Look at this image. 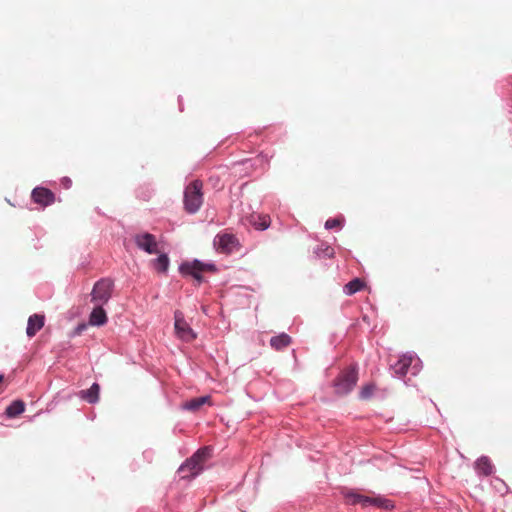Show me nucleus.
<instances>
[{
	"label": "nucleus",
	"instance_id": "f257e3e1",
	"mask_svg": "<svg viewBox=\"0 0 512 512\" xmlns=\"http://www.w3.org/2000/svg\"><path fill=\"white\" fill-rule=\"evenodd\" d=\"M214 447L212 445L202 446L188 457L178 468L182 478H195L203 470L204 464L213 457Z\"/></svg>",
	"mask_w": 512,
	"mask_h": 512
},
{
	"label": "nucleus",
	"instance_id": "9b49d317",
	"mask_svg": "<svg viewBox=\"0 0 512 512\" xmlns=\"http://www.w3.org/2000/svg\"><path fill=\"white\" fill-rule=\"evenodd\" d=\"M55 193L42 185L36 186L32 189L31 200L43 208L52 205L55 202Z\"/></svg>",
	"mask_w": 512,
	"mask_h": 512
},
{
	"label": "nucleus",
	"instance_id": "a878e982",
	"mask_svg": "<svg viewBox=\"0 0 512 512\" xmlns=\"http://www.w3.org/2000/svg\"><path fill=\"white\" fill-rule=\"evenodd\" d=\"M90 326L88 323L80 322L78 323L74 329L69 333L70 338H75L81 335L87 328Z\"/></svg>",
	"mask_w": 512,
	"mask_h": 512
},
{
	"label": "nucleus",
	"instance_id": "dca6fc26",
	"mask_svg": "<svg viewBox=\"0 0 512 512\" xmlns=\"http://www.w3.org/2000/svg\"><path fill=\"white\" fill-rule=\"evenodd\" d=\"M100 385L98 382H93L92 385L85 390H80L78 397L89 404H96L99 401Z\"/></svg>",
	"mask_w": 512,
	"mask_h": 512
},
{
	"label": "nucleus",
	"instance_id": "423d86ee",
	"mask_svg": "<svg viewBox=\"0 0 512 512\" xmlns=\"http://www.w3.org/2000/svg\"><path fill=\"white\" fill-rule=\"evenodd\" d=\"M115 283L110 277H102L98 279L91 290V302L94 304L106 305L112 298Z\"/></svg>",
	"mask_w": 512,
	"mask_h": 512
},
{
	"label": "nucleus",
	"instance_id": "7c9ffc66",
	"mask_svg": "<svg viewBox=\"0 0 512 512\" xmlns=\"http://www.w3.org/2000/svg\"><path fill=\"white\" fill-rule=\"evenodd\" d=\"M178 101H179V110L182 112L183 111V104H182L181 96L178 97Z\"/></svg>",
	"mask_w": 512,
	"mask_h": 512
},
{
	"label": "nucleus",
	"instance_id": "c756f323",
	"mask_svg": "<svg viewBox=\"0 0 512 512\" xmlns=\"http://www.w3.org/2000/svg\"><path fill=\"white\" fill-rule=\"evenodd\" d=\"M60 185L64 188V189H70L71 186H72V180L70 177L68 176H63L62 178H60Z\"/></svg>",
	"mask_w": 512,
	"mask_h": 512
},
{
	"label": "nucleus",
	"instance_id": "f704fd0d",
	"mask_svg": "<svg viewBox=\"0 0 512 512\" xmlns=\"http://www.w3.org/2000/svg\"><path fill=\"white\" fill-rule=\"evenodd\" d=\"M4 381V374L0 373V384Z\"/></svg>",
	"mask_w": 512,
	"mask_h": 512
},
{
	"label": "nucleus",
	"instance_id": "393cba45",
	"mask_svg": "<svg viewBox=\"0 0 512 512\" xmlns=\"http://www.w3.org/2000/svg\"><path fill=\"white\" fill-rule=\"evenodd\" d=\"M344 226L345 217L343 215L328 218L324 223V228L326 230H332L334 228H339L341 230Z\"/></svg>",
	"mask_w": 512,
	"mask_h": 512
},
{
	"label": "nucleus",
	"instance_id": "0eeeda50",
	"mask_svg": "<svg viewBox=\"0 0 512 512\" xmlns=\"http://www.w3.org/2000/svg\"><path fill=\"white\" fill-rule=\"evenodd\" d=\"M174 331L176 337L183 342H192L197 338V333L186 321L184 313L180 310L174 312Z\"/></svg>",
	"mask_w": 512,
	"mask_h": 512
},
{
	"label": "nucleus",
	"instance_id": "f03ea898",
	"mask_svg": "<svg viewBox=\"0 0 512 512\" xmlns=\"http://www.w3.org/2000/svg\"><path fill=\"white\" fill-rule=\"evenodd\" d=\"M359 380V364L351 363L349 366L340 370L339 374L332 381L331 387L338 397L349 395L357 385Z\"/></svg>",
	"mask_w": 512,
	"mask_h": 512
},
{
	"label": "nucleus",
	"instance_id": "9d476101",
	"mask_svg": "<svg viewBox=\"0 0 512 512\" xmlns=\"http://www.w3.org/2000/svg\"><path fill=\"white\" fill-rule=\"evenodd\" d=\"M134 243L138 249L147 254L158 253V243L154 234L149 232L138 233L134 236Z\"/></svg>",
	"mask_w": 512,
	"mask_h": 512
},
{
	"label": "nucleus",
	"instance_id": "1a4fd4ad",
	"mask_svg": "<svg viewBox=\"0 0 512 512\" xmlns=\"http://www.w3.org/2000/svg\"><path fill=\"white\" fill-rule=\"evenodd\" d=\"M213 244L217 250L223 253H232L240 246L238 238L232 233H218Z\"/></svg>",
	"mask_w": 512,
	"mask_h": 512
},
{
	"label": "nucleus",
	"instance_id": "f8f14e48",
	"mask_svg": "<svg viewBox=\"0 0 512 512\" xmlns=\"http://www.w3.org/2000/svg\"><path fill=\"white\" fill-rule=\"evenodd\" d=\"M103 304H94L89 314L88 324L93 327H102L108 322L107 312Z\"/></svg>",
	"mask_w": 512,
	"mask_h": 512
},
{
	"label": "nucleus",
	"instance_id": "c85d7f7f",
	"mask_svg": "<svg viewBox=\"0 0 512 512\" xmlns=\"http://www.w3.org/2000/svg\"><path fill=\"white\" fill-rule=\"evenodd\" d=\"M154 455H155V452L151 448H148V449L144 450L143 453H142L143 459L147 463H151L153 461Z\"/></svg>",
	"mask_w": 512,
	"mask_h": 512
},
{
	"label": "nucleus",
	"instance_id": "7ed1b4c3",
	"mask_svg": "<svg viewBox=\"0 0 512 512\" xmlns=\"http://www.w3.org/2000/svg\"><path fill=\"white\" fill-rule=\"evenodd\" d=\"M342 495L350 505L375 506L386 511L395 509V503L382 494H375L370 497L358 493L355 489H345L342 491Z\"/></svg>",
	"mask_w": 512,
	"mask_h": 512
},
{
	"label": "nucleus",
	"instance_id": "412c9836",
	"mask_svg": "<svg viewBox=\"0 0 512 512\" xmlns=\"http://www.w3.org/2000/svg\"><path fill=\"white\" fill-rule=\"evenodd\" d=\"M211 397L209 395H202L196 398H192L186 401L182 405V409L186 411H198L204 404L210 401Z\"/></svg>",
	"mask_w": 512,
	"mask_h": 512
},
{
	"label": "nucleus",
	"instance_id": "e433bc0d",
	"mask_svg": "<svg viewBox=\"0 0 512 512\" xmlns=\"http://www.w3.org/2000/svg\"><path fill=\"white\" fill-rule=\"evenodd\" d=\"M363 321L368 322V316H366V315H365V316H363Z\"/></svg>",
	"mask_w": 512,
	"mask_h": 512
},
{
	"label": "nucleus",
	"instance_id": "ddd939ff",
	"mask_svg": "<svg viewBox=\"0 0 512 512\" xmlns=\"http://www.w3.org/2000/svg\"><path fill=\"white\" fill-rule=\"evenodd\" d=\"M45 324V315L35 313L29 316L26 327V335L28 338L34 337Z\"/></svg>",
	"mask_w": 512,
	"mask_h": 512
},
{
	"label": "nucleus",
	"instance_id": "2f4dec72",
	"mask_svg": "<svg viewBox=\"0 0 512 512\" xmlns=\"http://www.w3.org/2000/svg\"><path fill=\"white\" fill-rule=\"evenodd\" d=\"M374 395L376 397H379L380 399H383L385 397L384 391H382L380 394L378 392H376Z\"/></svg>",
	"mask_w": 512,
	"mask_h": 512
},
{
	"label": "nucleus",
	"instance_id": "c9c22d12",
	"mask_svg": "<svg viewBox=\"0 0 512 512\" xmlns=\"http://www.w3.org/2000/svg\"><path fill=\"white\" fill-rule=\"evenodd\" d=\"M498 480L501 482V484H502L506 489H508V487H507V485L505 484V482H503V481H502V480H500V479H498Z\"/></svg>",
	"mask_w": 512,
	"mask_h": 512
},
{
	"label": "nucleus",
	"instance_id": "4c0bfd02",
	"mask_svg": "<svg viewBox=\"0 0 512 512\" xmlns=\"http://www.w3.org/2000/svg\"><path fill=\"white\" fill-rule=\"evenodd\" d=\"M6 201H7L10 205L14 206V204H12V203H11V200L6 199Z\"/></svg>",
	"mask_w": 512,
	"mask_h": 512
},
{
	"label": "nucleus",
	"instance_id": "a211bd4d",
	"mask_svg": "<svg viewBox=\"0 0 512 512\" xmlns=\"http://www.w3.org/2000/svg\"><path fill=\"white\" fill-rule=\"evenodd\" d=\"M26 404L21 399L13 400L6 408L4 415L8 419H14L24 413Z\"/></svg>",
	"mask_w": 512,
	"mask_h": 512
},
{
	"label": "nucleus",
	"instance_id": "72a5a7b5",
	"mask_svg": "<svg viewBox=\"0 0 512 512\" xmlns=\"http://www.w3.org/2000/svg\"><path fill=\"white\" fill-rule=\"evenodd\" d=\"M258 157H261V158L265 159L266 161H268L267 156H266V155H264L263 153H260V154L258 155Z\"/></svg>",
	"mask_w": 512,
	"mask_h": 512
},
{
	"label": "nucleus",
	"instance_id": "473e14b6",
	"mask_svg": "<svg viewBox=\"0 0 512 512\" xmlns=\"http://www.w3.org/2000/svg\"><path fill=\"white\" fill-rule=\"evenodd\" d=\"M404 384H405L406 386H411V385H412V383H411V379H410V378L404 379Z\"/></svg>",
	"mask_w": 512,
	"mask_h": 512
},
{
	"label": "nucleus",
	"instance_id": "39448f33",
	"mask_svg": "<svg viewBox=\"0 0 512 512\" xmlns=\"http://www.w3.org/2000/svg\"><path fill=\"white\" fill-rule=\"evenodd\" d=\"M203 183L200 179L192 180L184 189L183 204L184 209L189 214H195L199 211L203 203Z\"/></svg>",
	"mask_w": 512,
	"mask_h": 512
},
{
	"label": "nucleus",
	"instance_id": "2eb2a0df",
	"mask_svg": "<svg viewBox=\"0 0 512 512\" xmlns=\"http://www.w3.org/2000/svg\"><path fill=\"white\" fill-rule=\"evenodd\" d=\"M256 166V159L245 158L240 161H235L231 164V168L233 169L235 174L239 176H248L250 172Z\"/></svg>",
	"mask_w": 512,
	"mask_h": 512
},
{
	"label": "nucleus",
	"instance_id": "b1692460",
	"mask_svg": "<svg viewBox=\"0 0 512 512\" xmlns=\"http://www.w3.org/2000/svg\"><path fill=\"white\" fill-rule=\"evenodd\" d=\"M375 392H376L375 383L368 382L361 387L359 394H358V398H359V400H363V401L369 400L374 396Z\"/></svg>",
	"mask_w": 512,
	"mask_h": 512
},
{
	"label": "nucleus",
	"instance_id": "6e6552de",
	"mask_svg": "<svg viewBox=\"0 0 512 512\" xmlns=\"http://www.w3.org/2000/svg\"><path fill=\"white\" fill-rule=\"evenodd\" d=\"M200 264L201 260L198 258H194L191 261H182L178 266V271L183 277H191L198 284H201L205 281V278L203 277Z\"/></svg>",
	"mask_w": 512,
	"mask_h": 512
},
{
	"label": "nucleus",
	"instance_id": "f3484780",
	"mask_svg": "<svg viewBox=\"0 0 512 512\" xmlns=\"http://www.w3.org/2000/svg\"><path fill=\"white\" fill-rule=\"evenodd\" d=\"M152 268L160 274H167L170 266V258L166 252H161L151 260Z\"/></svg>",
	"mask_w": 512,
	"mask_h": 512
},
{
	"label": "nucleus",
	"instance_id": "4468645a",
	"mask_svg": "<svg viewBox=\"0 0 512 512\" xmlns=\"http://www.w3.org/2000/svg\"><path fill=\"white\" fill-rule=\"evenodd\" d=\"M474 469L480 476L488 477L495 471V467L491 459L486 455H481L474 462Z\"/></svg>",
	"mask_w": 512,
	"mask_h": 512
},
{
	"label": "nucleus",
	"instance_id": "aec40b11",
	"mask_svg": "<svg viewBox=\"0 0 512 512\" xmlns=\"http://www.w3.org/2000/svg\"><path fill=\"white\" fill-rule=\"evenodd\" d=\"M250 223L257 231H265L271 225V218L268 214H252Z\"/></svg>",
	"mask_w": 512,
	"mask_h": 512
},
{
	"label": "nucleus",
	"instance_id": "4be33fe9",
	"mask_svg": "<svg viewBox=\"0 0 512 512\" xmlns=\"http://www.w3.org/2000/svg\"><path fill=\"white\" fill-rule=\"evenodd\" d=\"M364 287L365 282L361 278L355 277L343 286V293L351 296L363 290Z\"/></svg>",
	"mask_w": 512,
	"mask_h": 512
},
{
	"label": "nucleus",
	"instance_id": "cd10ccee",
	"mask_svg": "<svg viewBox=\"0 0 512 512\" xmlns=\"http://www.w3.org/2000/svg\"><path fill=\"white\" fill-rule=\"evenodd\" d=\"M287 135V130L282 126L274 127L273 130L269 133V139H273L274 137L283 138Z\"/></svg>",
	"mask_w": 512,
	"mask_h": 512
},
{
	"label": "nucleus",
	"instance_id": "bb28decb",
	"mask_svg": "<svg viewBox=\"0 0 512 512\" xmlns=\"http://www.w3.org/2000/svg\"><path fill=\"white\" fill-rule=\"evenodd\" d=\"M201 269H202V273L203 272H212V273H216L219 271L217 265L215 264V262L213 261H203L201 260Z\"/></svg>",
	"mask_w": 512,
	"mask_h": 512
},
{
	"label": "nucleus",
	"instance_id": "5701e85b",
	"mask_svg": "<svg viewBox=\"0 0 512 512\" xmlns=\"http://www.w3.org/2000/svg\"><path fill=\"white\" fill-rule=\"evenodd\" d=\"M313 253L318 259H331L335 255L334 249L326 242H321L313 249Z\"/></svg>",
	"mask_w": 512,
	"mask_h": 512
},
{
	"label": "nucleus",
	"instance_id": "20e7f679",
	"mask_svg": "<svg viewBox=\"0 0 512 512\" xmlns=\"http://www.w3.org/2000/svg\"><path fill=\"white\" fill-rule=\"evenodd\" d=\"M423 368V362L419 356L414 352H406L401 355L399 359L390 366L392 376L395 378H403L408 373L412 376H417Z\"/></svg>",
	"mask_w": 512,
	"mask_h": 512
},
{
	"label": "nucleus",
	"instance_id": "6ab92c4d",
	"mask_svg": "<svg viewBox=\"0 0 512 512\" xmlns=\"http://www.w3.org/2000/svg\"><path fill=\"white\" fill-rule=\"evenodd\" d=\"M292 342V338L285 332H281L270 338V346L276 351H281Z\"/></svg>",
	"mask_w": 512,
	"mask_h": 512
}]
</instances>
